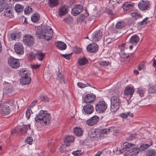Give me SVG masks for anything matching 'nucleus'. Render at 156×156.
<instances>
[{"label":"nucleus","instance_id":"obj_34","mask_svg":"<svg viewBox=\"0 0 156 156\" xmlns=\"http://www.w3.org/2000/svg\"><path fill=\"white\" fill-rule=\"evenodd\" d=\"M88 60L85 57L79 58L78 60V63L80 66H83L85 65L88 62Z\"/></svg>","mask_w":156,"mask_h":156},{"label":"nucleus","instance_id":"obj_15","mask_svg":"<svg viewBox=\"0 0 156 156\" xmlns=\"http://www.w3.org/2000/svg\"><path fill=\"white\" fill-rule=\"evenodd\" d=\"M150 4L148 2L144 1L143 0L140 1L139 3L138 6L139 8L142 10H145L149 8Z\"/></svg>","mask_w":156,"mask_h":156},{"label":"nucleus","instance_id":"obj_21","mask_svg":"<svg viewBox=\"0 0 156 156\" xmlns=\"http://www.w3.org/2000/svg\"><path fill=\"white\" fill-rule=\"evenodd\" d=\"M6 85L4 89L3 93L5 94H10L13 90L12 86L9 83L5 84Z\"/></svg>","mask_w":156,"mask_h":156},{"label":"nucleus","instance_id":"obj_56","mask_svg":"<svg viewBox=\"0 0 156 156\" xmlns=\"http://www.w3.org/2000/svg\"><path fill=\"white\" fill-rule=\"evenodd\" d=\"M99 64L101 66H106L109 65V62L108 61L100 62H99Z\"/></svg>","mask_w":156,"mask_h":156},{"label":"nucleus","instance_id":"obj_60","mask_svg":"<svg viewBox=\"0 0 156 156\" xmlns=\"http://www.w3.org/2000/svg\"><path fill=\"white\" fill-rule=\"evenodd\" d=\"M41 66V65L34 64L31 65V67L32 69H38Z\"/></svg>","mask_w":156,"mask_h":156},{"label":"nucleus","instance_id":"obj_32","mask_svg":"<svg viewBox=\"0 0 156 156\" xmlns=\"http://www.w3.org/2000/svg\"><path fill=\"white\" fill-rule=\"evenodd\" d=\"M87 13H85V15L82 14L80 16H78L76 20V22L77 23H80L83 21L84 19L85 18L87 17Z\"/></svg>","mask_w":156,"mask_h":156},{"label":"nucleus","instance_id":"obj_26","mask_svg":"<svg viewBox=\"0 0 156 156\" xmlns=\"http://www.w3.org/2000/svg\"><path fill=\"white\" fill-rule=\"evenodd\" d=\"M74 133L77 136H80L83 134V131L82 129L78 127H75L74 129Z\"/></svg>","mask_w":156,"mask_h":156},{"label":"nucleus","instance_id":"obj_40","mask_svg":"<svg viewBox=\"0 0 156 156\" xmlns=\"http://www.w3.org/2000/svg\"><path fill=\"white\" fill-rule=\"evenodd\" d=\"M7 5V3L4 0L0 1V12L3 10Z\"/></svg>","mask_w":156,"mask_h":156},{"label":"nucleus","instance_id":"obj_2","mask_svg":"<svg viewBox=\"0 0 156 156\" xmlns=\"http://www.w3.org/2000/svg\"><path fill=\"white\" fill-rule=\"evenodd\" d=\"M50 115L47 113L46 111L41 110L38 115L35 118L37 122L44 123L45 124L48 123L50 121Z\"/></svg>","mask_w":156,"mask_h":156},{"label":"nucleus","instance_id":"obj_13","mask_svg":"<svg viewBox=\"0 0 156 156\" xmlns=\"http://www.w3.org/2000/svg\"><path fill=\"white\" fill-rule=\"evenodd\" d=\"M99 117L97 115H94L86 122L87 124L89 126H93L96 124L99 120Z\"/></svg>","mask_w":156,"mask_h":156},{"label":"nucleus","instance_id":"obj_43","mask_svg":"<svg viewBox=\"0 0 156 156\" xmlns=\"http://www.w3.org/2000/svg\"><path fill=\"white\" fill-rule=\"evenodd\" d=\"M24 11L25 14H29L33 12V9L30 7L27 6L25 8Z\"/></svg>","mask_w":156,"mask_h":156},{"label":"nucleus","instance_id":"obj_42","mask_svg":"<svg viewBox=\"0 0 156 156\" xmlns=\"http://www.w3.org/2000/svg\"><path fill=\"white\" fill-rule=\"evenodd\" d=\"M156 151L153 149H150L147 151L146 156H156Z\"/></svg>","mask_w":156,"mask_h":156},{"label":"nucleus","instance_id":"obj_30","mask_svg":"<svg viewBox=\"0 0 156 156\" xmlns=\"http://www.w3.org/2000/svg\"><path fill=\"white\" fill-rule=\"evenodd\" d=\"M59 4L58 0H48V4L50 7L56 6Z\"/></svg>","mask_w":156,"mask_h":156},{"label":"nucleus","instance_id":"obj_35","mask_svg":"<svg viewBox=\"0 0 156 156\" xmlns=\"http://www.w3.org/2000/svg\"><path fill=\"white\" fill-rule=\"evenodd\" d=\"M133 7L132 4L125 3L123 4V8L125 11H129Z\"/></svg>","mask_w":156,"mask_h":156},{"label":"nucleus","instance_id":"obj_37","mask_svg":"<svg viewBox=\"0 0 156 156\" xmlns=\"http://www.w3.org/2000/svg\"><path fill=\"white\" fill-rule=\"evenodd\" d=\"M129 56V55L124 52H122L120 54V60L122 62H124L125 59L127 58Z\"/></svg>","mask_w":156,"mask_h":156},{"label":"nucleus","instance_id":"obj_24","mask_svg":"<svg viewBox=\"0 0 156 156\" xmlns=\"http://www.w3.org/2000/svg\"><path fill=\"white\" fill-rule=\"evenodd\" d=\"M20 33H12L9 35V40H16L17 39H19L21 37Z\"/></svg>","mask_w":156,"mask_h":156},{"label":"nucleus","instance_id":"obj_28","mask_svg":"<svg viewBox=\"0 0 156 156\" xmlns=\"http://www.w3.org/2000/svg\"><path fill=\"white\" fill-rule=\"evenodd\" d=\"M99 133L98 130H95L94 129H91L89 132L88 134L90 138L95 137Z\"/></svg>","mask_w":156,"mask_h":156},{"label":"nucleus","instance_id":"obj_51","mask_svg":"<svg viewBox=\"0 0 156 156\" xmlns=\"http://www.w3.org/2000/svg\"><path fill=\"white\" fill-rule=\"evenodd\" d=\"M99 133L100 134H107L108 132V129H104L98 130Z\"/></svg>","mask_w":156,"mask_h":156},{"label":"nucleus","instance_id":"obj_41","mask_svg":"<svg viewBox=\"0 0 156 156\" xmlns=\"http://www.w3.org/2000/svg\"><path fill=\"white\" fill-rule=\"evenodd\" d=\"M145 89L141 87H139L137 89L136 92L141 97H143L145 93Z\"/></svg>","mask_w":156,"mask_h":156},{"label":"nucleus","instance_id":"obj_18","mask_svg":"<svg viewBox=\"0 0 156 156\" xmlns=\"http://www.w3.org/2000/svg\"><path fill=\"white\" fill-rule=\"evenodd\" d=\"M83 110L87 114H91L94 111V108L92 105L90 104H87L84 106Z\"/></svg>","mask_w":156,"mask_h":156},{"label":"nucleus","instance_id":"obj_39","mask_svg":"<svg viewBox=\"0 0 156 156\" xmlns=\"http://www.w3.org/2000/svg\"><path fill=\"white\" fill-rule=\"evenodd\" d=\"M74 137L72 136H69L66 137L64 140V142L65 143H72L74 140Z\"/></svg>","mask_w":156,"mask_h":156},{"label":"nucleus","instance_id":"obj_3","mask_svg":"<svg viewBox=\"0 0 156 156\" xmlns=\"http://www.w3.org/2000/svg\"><path fill=\"white\" fill-rule=\"evenodd\" d=\"M53 34V30L49 26H45L42 29V34L44 38L47 41L51 39L52 37Z\"/></svg>","mask_w":156,"mask_h":156},{"label":"nucleus","instance_id":"obj_48","mask_svg":"<svg viewBox=\"0 0 156 156\" xmlns=\"http://www.w3.org/2000/svg\"><path fill=\"white\" fill-rule=\"evenodd\" d=\"M77 84L78 87L81 88H83L89 86L90 87V85L88 83L85 84L81 82H79L77 83Z\"/></svg>","mask_w":156,"mask_h":156},{"label":"nucleus","instance_id":"obj_29","mask_svg":"<svg viewBox=\"0 0 156 156\" xmlns=\"http://www.w3.org/2000/svg\"><path fill=\"white\" fill-rule=\"evenodd\" d=\"M30 125H23L22 126H21V128L20 129L21 131V133L24 134L26 133L28 129H30Z\"/></svg>","mask_w":156,"mask_h":156},{"label":"nucleus","instance_id":"obj_57","mask_svg":"<svg viewBox=\"0 0 156 156\" xmlns=\"http://www.w3.org/2000/svg\"><path fill=\"white\" fill-rule=\"evenodd\" d=\"M25 141H26L27 143L31 144H32L31 142L33 141L32 138L31 137H27V138L26 139Z\"/></svg>","mask_w":156,"mask_h":156},{"label":"nucleus","instance_id":"obj_52","mask_svg":"<svg viewBox=\"0 0 156 156\" xmlns=\"http://www.w3.org/2000/svg\"><path fill=\"white\" fill-rule=\"evenodd\" d=\"M72 154L75 156H80L82 154V153L81 150H77L73 151Z\"/></svg>","mask_w":156,"mask_h":156},{"label":"nucleus","instance_id":"obj_49","mask_svg":"<svg viewBox=\"0 0 156 156\" xmlns=\"http://www.w3.org/2000/svg\"><path fill=\"white\" fill-rule=\"evenodd\" d=\"M148 18L146 17L142 21L138 23V26H140L141 25H144L148 23L147 20Z\"/></svg>","mask_w":156,"mask_h":156},{"label":"nucleus","instance_id":"obj_27","mask_svg":"<svg viewBox=\"0 0 156 156\" xmlns=\"http://www.w3.org/2000/svg\"><path fill=\"white\" fill-rule=\"evenodd\" d=\"M40 17V15L36 12L31 16V20L33 23H36L39 20Z\"/></svg>","mask_w":156,"mask_h":156},{"label":"nucleus","instance_id":"obj_62","mask_svg":"<svg viewBox=\"0 0 156 156\" xmlns=\"http://www.w3.org/2000/svg\"><path fill=\"white\" fill-rule=\"evenodd\" d=\"M70 54L64 55V54H61V55L65 58L67 60H69L70 59Z\"/></svg>","mask_w":156,"mask_h":156},{"label":"nucleus","instance_id":"obj_14","mask_svg":"<svg viewBox=\"0 0 156 156\" xmlns=\"http://www.w3.org/2000/svg\"><path fill=\"white\" fill-rule=\"evenodd\" d=\"M98 45L95 43L89 44L87 47V51L93 53L96 52L98 50Z\"/></svg>","mask_w":156,"mask_h":156},{"label":"nucleus","instance_id":"obj_7","mask_svg":"<svg viewBox=\"0 0 156 156\" xmlns=\"http://www.w3.org/2000/svg\"><path fill=\"white\" fill-rule=\"evenodd\" d=\"M30 74L28 72L25 73V76H23L20 80V82L23 85H25L30 83L31 79L30 77Z\"/></svg>","mask_w":156,"mask_h":156},{"label":"nucleus","instance_id":"obj_20","mask_svg":"<svg viewBox=\"0 0 156 156\" xmlns=\"http://www.w3.org/2000/svg\"><path fill=\"white\" fill-rule=\"evenodd\" d=\"M95 98V95L93 94H87L85 96L84 101L86 103H90L94 101Z\"/></svg>","mask_w":156,"mask_h":156},{"label":"nucleus","instance_id":"obj_8","mask_svg":"<svg viewBox=\"0 0 156 156\" xmlns=\"http://www.w3.org/2000/svg\"><path fill=\"white\" fill-rule=\"evenodd\" d=\"M102 33L100 30H97L92 34L90 39L93 42H96L102 37Z\"/></svg>","mask_w":156,"mask_h":156},{"label":"nucleus","instance_id":"obj_33","mask_svg":"<svg viewBox=\"0 0 156 156\" xmlns=\"http://www.w3.org/2000/svg\"><path fill=\"white\" fill-rule=\"evenodd\" d=\"M24 8L23 6L18 4H16L15 6V11L18 12L23 11Z\"/></svg>","mask_w":156,"mask_h":156},{"label":"nucleus","instance_id":"obj_31","mask_svg":"<svg viewBox=\"0 0 156 156\" xmlns=\"http://www.w3.org/2000/svg\"><path fill=\"white\" fill-rule=\"evenodd\" d=\"M135 146H133L130 150L129 151V153L130 155H134L137 154L140 151V150L138 148L135 147Z\"/></svg>","mask_w":156,"mask_h":156},{"label":"nucleus","instance_id":"obj_9","mask_svg":"<svg viewBox=\"0 0 156 156\" xmlns=\"http://www.w3.org/2000/svg\"><path fill=\"white\" fill-rule=\"evenodd\" d=\"M23 41L24 44L27 45H32L34 43L33 37L30 35H27L23 37Z\"/></svg>","mask_w":156,"mask_h":156},{"label":"nucleus","instance_id":"obj_55","mask_svg":"<svg viewBox=\"0 0 156 156\" xmlns=\"http://www.w3.org/2000/svg\"><path fill=\"white\" fill-rule=\"evenodd\" d=\"M30 106H28L26 113V116L28 119H29L30 115Z\"/></svg>","mask_w":156,"mask_h":156},{"label":"nucleus","instance_id":"obj_61","mask_svg":"<svg viewBox=\"0 0 156 156\" xmlns=\"http://www.w3.org/2000/svg\"><path fill=\"white\" fill-rule=\"evenodd\" d=\"M136 134H131L130 135V136L128 138V139L130 140H132L136 138Z\"/></svg>","mask_w":156,"mask_h":156},{"label":"nucleus","instance_id":"obj_1","mask_svg":"<svg viewBox=\"0 0 156 156\" xmlns=\"http://www.w3.org/2000/svg\"><path fill=\"white\" fill-rule=\"evenodd\" d=\"M111 111L115 112L119 108L121 103V100L119 94L113 95L110 98Z\"/></svg>","mask_w":156,"mask_h":156},{"label":"nucleus","instance_id":"obj_58","mask_svg":"<svg viewBox=\"0 0 156 156\" xmlns=\"http://www.w3.org/2000/svg\"><path fill=\"white\" fill-rule=\"evenodd\" d=\"M149 92L156 94V87L153 88L150 87L149 90Z\"/></svg>","mask_w":156,"mask_h":156},{"label":"nucleus","instance_id":"obj_59","mask_svg":"<svg viewBox=\"0 0 156 156\" xmlns=\"http://www.w3.org/2000/svg\"><path fill=\"white\" fill-rule=\"evenodd\" d=\"M36 34L37 35V37L39 38H41L42 36H43V34H42V31L41 32V31H37Z\"/></svg>","mask_w":156,"mask_h":156},{"label":"nucleus","instance_id":"obj_22","mask_svg":"<svg viewBox=\"0 0 156 156\" xmlns=\"http://www.w3.org/2000/svg\"><path fill=\"white\" fill-rule=\"evenodd\" d=\"M140 40L139 37L136 34L132 36L130 39L129 41L133 45H136L139 42Z\"/></svg>","mask_w":156,"mask_h":156},{"label":"nucleus","instance_id":"obj_54","mask_svg":"<svg viewBox=\"0 0 156 156\" xmlns=\"http://www.w3.org/2000/svg\"><path fill=\"white\" fill-rule=\"evenodd\" d=\"M114 41V39H112L110 38L106 39L105 41V43L106 44H109L110 43H112Z\"/></svg>","mask_w":156,"mask_h":156},{"label":"nucleus","instance_id":"obj_45","mask_svg":"<svg viewBox=\"0 0 156 156\" xmlns=\"http://www.w3.org/2000/svg\"><path fill=\"white\" fill-rule=\"evenodd\" d=\"M40 100L42 101L48 102L49 101V98L46 95H41L40 96Z\"/></svg>","mask_w":156,"mask_h":156},{"label":"nucleus","instance_id":"obj_4","mask_svg":"<svg viewBox=\"0 0 156 156\" xmlns=\"http://www.w3.org/2000/svg\"><path fill=\"white\" fill-rule=\"evenodd\" d=\"M107 108V105L104 101H101L98 103L96 105L95 109L96 112L100 113L105 112Z\"/></svg>","mask_w":156,"mask_h":156},{"label":"nucleus","instance_id":"obj_10","mask_svg":"<svg viewBox=\"0 0 156 156\" xmlns=\"http://www.w3.org/2000/svg\"><path fill=\"white\" fill-rule=\"evenodd\" d=\"M10 112L11 110L9 106L3 105L0 110V114L2 116H5L9 115Z\"/></svg>","mask_w":156,"mask_h":156},{"label":"nucleus","instance_id":"obj_6","mask_svg":"<svg viewBox=\"0 0 156 156\" xmlns=\"http://www.w3.org/2000/svg\"><path fill=\"white\" fill-rule=\"evenodd\" d=\"M14 49L16 54L23 55L24 53V48L22 43L17 42L14 45Z\"/></svg>","mask_w":156,"mask_h":156},{"label":"nucleus","instance_id":"obj_44","mask_svg":"<svg viewBox=\"0 0 156 156\" xmlns=\"http://www.w3.org/2000/svg\"><path fill=\"white\" fill-rule=\"evenodd\" d=\"M68 146L67 144L61 145L60 148V151L61 153H64L67 151L66 147Z\"/></svg>","mask_w":156,"mask_h":156},{"label":"nucleus","instance_id":"obj_46","mask_svg":"<svg viewBox=\"0 0 156 156\" xmlns=\"http://www.w3.org/2000/svg\"><path fill=\"white\" fill-rule=\"evenodd\" d=\"M4 13V15L7 17H12V16L11 11L8 9L5 10Z\"/></svg>","mask_w":156,"mask_h":156},{"label":"nucleus","instance_id":"obj_50","mask_svg":"<svg viewBox=\"0 0 156 156\" xmlns=\"http://www.w3.org/2000/svg\"><path fill=\"white\" fill-rule=\"evenodd\" d=\"M21 128V126L16 127L15 129L13 130L12 131V134L14 133H21V131L20 129Z\"/></svg>","mask_w":156,"mask_h":156},{"label":"nucleus","instance_id":"obj_63","mask_svg":"<svg viewBox=\"0 0 156 156\" xmlns=\"http://www.w3.org/2000/svg\"><path fill=\"white\" fill-rule=\"evenodd\" d=\"M37 100H34L32 102L30 105L28 106H30V108H31V107H34L35 105V104L37 103Z\"/></svg>","mask_w":156,"mask_h":156},{"label":"nucleus","instance_id":"obj_16","mask_svg":"<svg viewBox=\"0 0 156 156\" xmlns=\"http://www.w3.org/2000/svg\"><path fill=\"white\" fill-rule=\"evenodd\" d=\"M125 24L123 22H119L118 23L115 27H113L112 29V32L113 33L117 34L118 33L119 30L125 27Z\"/></svg>","mask_w":156,"mask_h":156},{"label":"nucleus","instance_id":"obj_47","mask_svg":"<svg viewBox=\"0 0 156 156\" xmlns=\"http://www.w3.org/2000/svg\"><path fill=\"white\" fill-rule=\"evenodd\" d=\"M136 20H135L134 18L132 17L129 18L127 21V23L129 25H134V21Z\"/></svg>","mask_w":156,"mask_h":156},{"label":"nucleus","instance_id":"obj_5","mask_svg":"<svg viewBox=\"0 0 156 156\" xmlns=\"http://www.w3.org/2000/svg\"><path fill=\"white\" fill-rule=\"evenodd\" d=\"M8 62L10 66L14 69L18 68L20 65V62L19 59L10 57L8 59Z\"/></svg>","mask_w":156,"mask_h":156},{"label":"nucleus","instance_id":"obj_25","mask_svg":"<svg viewBox=\"0 0 156 156\" xmlns=\"http://www.w3.org/2000/svg\"><path fill=\"white\" fill-rule=\"evenodd\" d=\"M126 95L129 96V98H131L132 94L133 93L134 90L132 87L126 88L124 91Z\"/></svg>","mask_w":156,"mask_h":156},{"label":"nucleus","instance_id":"obj_36","mask_svg":"<svg viewBox=\"0 0 156 156\" xmlns=\"http://www.w3.org/2000/svg\"><path fill=\"white\" fill-rule=\"evenodd\" d=\"M152 144V141H151L150 144H143L141 145L139 149L140 151H144L148 148L150 146H151Z\"/></svg>","mask_w":156,"mask_h":156},{"label":"nucleus","instance_id":"obj_19","mask_svg":"<svg viewBox=\"0 0 156 156\" xmlns=\"http://www.w3.org/2000/svg\"><path fill=\"white\" fill-rule=\"evenodd\" d=\"M32 58H36L40 61H42L45 56V54L41 51L37 52L35 54H31L30 55Z\"/></svg>","mask_w":156,"mask_h":156},{"label":"nucleus","instance_id":"obj_64","mask_svg":"<svg viewBox=\"0 0 156 156\" xmlns=\"http://www.w3.org/2000/svg\"><path fill=\"white\" fill-rule=\"evenodd\" d=\"M144 65L143 64H141L139 65L138 67V69L139 70H141L142 69H144Z\"/></svg>","mask_w":156,"mask_h":156},{"label":"nucleus","instance_id":"obj_53","mask_svg":"<svg viewBox=\"0 0 156 156\" xmlns=\"http://www.w3.org/2000/svg\"><path fill=\"white\" fill-rule=\"evenodd\" d=\"M27 72L25 69H20L19 72V74L20 76H25V73Z\"/></svg>","mask_w":156,"mask_h":156},{"label":"nucleus","instance_id":"obj_38","mask_svg":"<svg viewBox=\"0 0 156 156\" xmlns=\"http://www.w3.org/2000/svg\"><path fill=\"white\" fill-rule=\"evenodd\" d=\"M132 17L134 18L135 20H137V19L142 17V16L137 12L135 11L131 13Z\"/></svg>","mask_w":156,"mask_h":156},{"label":"nucleus","instance_id":"obj_23","mask_svg":"<svg viewBox=\"0 0 156 156\" xmlns=\"http://www.w3.org/2000/svg\"><path fill=\"white\" fill-rule=\"evenodd\" d=\"M55 45L58 48L61 50H65L66 48V44L62 41H57L55 43Z\"/></svg>","mask_w":156,"mask_h":156},{"label":"nucleus","instance_id":"obj_11","mask_svg":"<svg viewBox=\"0 0 156 156\" xmlns=\"http://www.w3.org/2000/svg\"><path fill=\"white\" fill-rule=\"evenodd\" d=\"M83 8V6L80 5H76L72 9L71 13L73 16H76L82 11Z\"/></svg>","mask_w":156,"mask_h":156},{"label":"nucleus","instance_id":"obj_12","mask_svg":"<svg viewBox=\"0 0 156 156\" xmlns=\"http://www.w3.org/2000/svg\"><path fill=\"white\" fill-rule=\"evenodd\" d=\"M133 146H135V145L130 143H125L123 144V147L120 149V152L121 153H123L124 151H128V152H129L132 148L133 147Z\"/></svg>","mask_w":156,"mask_h":156},{"label":"nucleus","instance_id":"obj_17","mask_svg":"<svg viewBox=\"0 0 156 156\" xmlns=\"http://www.w3.org/2000/svg\"><path fill=\"white\" fill-rule=\"evenodd\" d=\"M69 7L66 5L61 6L59 9L58 15L62 16L67 14L68 12Z\"/></svg>","mask_w":156,"mask_h":156}]
</instances>
